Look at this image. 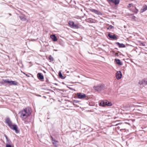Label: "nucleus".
I'll list each match as a JSON object with an SVG mask.
<instances>
[{"instance_id": "obj_28", "label": "nucleus", "mask_w": 147, "mask_h": 147, "mask_svg": "<svg viewBox=\"0 0 147 147\" xmlns=\"http://www.w3.org/2000/svg\"><path fill=\"white\" fill-rule=\"evenodd\" d=\"M113 26L111 25L109 26V27L108 28V29H111L113 28Z\"/></svg>"}, {"instance_id": "obj_21", "label": "nucleus", "mask_w": 147, "mask_h": 147, "mask_svg": "<svg viewBox=\"0 0 147 147\" xmlns=\"http://www.w3.org/2000/svg\"><path fill=\"white\" fill-rule=\"evenodd\" d=\"M132 8L133 9H132V10L133 11V12L135 13H137L138 11V10L136 9V8L134 7H133Z\"/></svg>"}, {"instance_id": "obj_16", "label": "nucleus", "mask_w": 147, "mask_h": 147, "mask_svg": "<svg viewBox=\"0 0 147 147\" xmlns=\"http://www.w3.org/2000/svg\"><path fill=\"white\" fill-rule=\"evenodd\" d=\"M147 10V6L146 5H145L143 6L142 9L140 10L141 12H143L144 11Z\"/></svg>"}, {"instance_id": "obj_31", "label": "nucleus", "mask_w": 147, "mask_h": 147, "mask_svg": "<svg viewBox=\"0 0 147 147\" xmlns=\"http://www.w3.org/2000/svg\"><path fill=\"white\" fill-rule=\"evenodd\" d=\"M23 73L25 74L26 76L28 77H30V76H28L27 74H26L25 73H24V72Z\"/></svg>"}, {"instance_id": "obj_8", "label": "nucleus", "mask_w": 147, "mask_h": 147, "mask_svg": "<svg viewBox=\"0 0 147 147\" xmlns=\"http://www.w3.org/2000/svg\"><path fill=\"white\" fill-rule=\"evenodd\" d=\"M90 11L93 12L97 14L100 15L102 14L101 12L95 9H90Z\"/></svg>"}, {"instance_id": "obj_14", "label": "nucleus", "mask_w": 147, "mask_h": 147, "mask_svg": "<svg viewBox=\"0 0 147 147\" xmlns=\"http://www.w3.org/2000/svg\"><path fill=\"white\" fill-rule=\"evenodd\" d=\"M52 143L53 144H54L56 147H57L58 146V145L57 144V141L55 140L52 139Z\"/></svg>"}, {"instance_id": "obj_6", "label": "nucleus", "mask_w": 147, "mask_h": 147, "mask_svg": "<svg viewBox=\"0 0 147 147\" xmlns=\"http://www.w3.org/2000/svg\"><path fill=\"white\" fill-rule=\"evenodd\" d=\"M122 75L120 71H117L116 74V77L117 80L120 79L122 77Z\"/></svg>"}, {"instance_id": "obj_33", "label": "nucleus", "mask_w": 147, "mask_h": 147, "mask_svg": "<svg viewBox=\"0 0 147 147\" xmlns=\"http://www.w3.org/2000/svg\"><path fill=\"white\" fill-rule=\"evenodd\" d=\"M133 18H135V16H133Z\"/></svg>"}, {"instance_id": "obj_20", "label": "nucleus", "mask_w": 147, "mask_h": 147, "mask_svg": "<svg viewBox=\"0 0 147 147\" xmlns=\"http://www.w3.org/2000/svg\"><path fill=\"white\" fill-rule=\"evenodd\" d=\"M106 106H111L112 105V103L111 102H109L107 100H106Z\"/></svg>"}, {"instance_id": "obj_18", "label": "nucleus", "mask_w": 147, "mask_h": 147, "mask_svg": "<svg viewBox=\"0 0 147 147\" xmlns=\"http://www.w3.org/2000/svg\"><path fill=\"white\" fill-rule=\"evenodd\" d=\"M108 36L110 38L112 39H115L116 38V36L115 35H112L110 34H108Z\"/></svg>"}, {"instance_id": "obj_23", "label": "nucleus", "mask_w": 147, "mask_h": 147, "mask_svg": "<svg viewBox=\"0 0 147 147\" xmlns=\"http://www.w3.org/2000/svg\"><path fill=\"white\" fill-rule=\"evenodd\" d=\"M20 19L21 20L23 21H26V19L24 17H20Z\"/></svg>"}, {"instance_id": "obj_22", "label": "nucleus", "mask_w": 147, "mask_h": 147, "mask_svg": "<svg viewBox=\"0 0 147 147\" xmlns=\"http://www.w3.org/2000/svg\"><path fill=\"white\" fill-rule=\"evenodd\" d=\"M138 43L139 45L141 46H145V45L144 43L141 42L140 41H139Z\"/></svg>"}, {"instance_id": "obj_5", "label": "nucleus", "mask_w": 147, "mask_h": 147, "mask_svg": "<svg viewBox=\"0 0 147 147\" xmlns=\"http://www.w3.org/2000/svg\"><path fill=\"white\" fill-rule=\"evenodd\" d=\"M77 96L78 98L80 99H84L86 97V95L82 93H78Z\"/></svg>"}, {"instance_id": "obj_15", "label": "nucleus", "mask_w": 147, "mask_h": 147, "mask_svg": "<svg viewBox=\"0 0 147 147\" xmlns=\"http://www.w3.org/2000/svg\"><path fill=\"white\" fill-rule=\"evenodd\" d=\"M115 61H116V63L118 65H122V63L121 62L120 60L118 59H115Z\"/></svg>"}, {"instance_id": "obj_11", "label": "nucleus", "mask_w": 147, "mask_h": 147, "mask_svg": "<svg viewBox=\"0 0 147 147\" xmlns=\"http://www.w3.org/2000/svg\"><path fill=\"white\" fill-rule=\"evenodd\" d=\"M8 84L11 85H17L18 83L17 82L15 81H9Z\"/></svg>"}, {"instance_id": "obj_30", "label": "nucleus", "mask_w": 147, "mask_h": 147, "mask_svg": "<svg viewBox=\"0 0 147 147\" xmlns=\"http://www.w3.org/2000/svg\"><path fill=\"white\" fill-rule=\"evenodd\" d=\"M131 5H132V4H129V5L128 6V7H131Z\"/></svg>"}, {"instance_id": "obj_13", "label": "nucleus", "mask_w": 147, "mask_h": 147, "mask_svg": "<svg viewBox=\"0 0 147 147\" xmlns=\"http://www.w3.org/2000/svg\"><path fill=\"white\" fill-rule=\"evenodd\" d=\"M116 44L119 47L121 48H124L125 47V45H124L123 44L121 43H120L119 42H117L116 43Z\"/></svg>"}, {"instance_id": "obj_27", "label": "nucleus", "mask_w": 147, "mask_h": 147, "mask_svg": "<svg viewBox=\"0 0 147 147\" xmlns=\"http://www.w3.org/2000/svg\"><path fill=\"white\" fill-rule=\"evenodd\" d=\"M6 147H13V146L11 145V144H6Z\"/></svg>"}, {"instance_id": "obj_9", "label": "nucleus", "mask_w": 147, "mask_h": 147, "mask_svg": "<svg viewBox=\"0 0 147 147\" xmlns=\"http://www.w3.org/2000/svg\"><path fill=\"white\" fill-rule=\"evenodd\" d=\"M147 80L146 79H144L141 80L140 81L139 84L140 85L142 84H147Z\"/></svg>"}, {"instance_id": "obj_10", "label": "nucleus", "mask_w": 147, "mask_h": 147, "mask_svg": "<svg viewBox=\"0 0 147 147\" xmlns=\"http://www.w3.org/2000/svg\"><path fill=\"white\" fill-rule=\"evenodd\" d=\"M50 37L53 41H56L57 40V39L55 34L51 35Z\"/></svg>"}, {"instance_id": "obj_3", "label": "nucleus", "mask_w": 147, "mask_h": 147, "mask_svg": "<svg viewBox=\"0 0 147 147\" xmlns=\"http://www.w3.org/2000/svg\"><path fill=\"white\" fill-rule=\"evenodd\" d=\"M68 24L70 27L72 28L78 29L81 28L82 26L81 25H79L78 24H75L73 21H69Z\"/></svg>"}, {"instance_id": "obj_34", "label": "nucleus", "mask_w": 147, "mask_h": 147, "mask_svg": "<svg viewBox=\"0 0 147 147\" xmlns=\"http://www.w3.org/2000/svg\"><path fill=\"white\" fill-rule=\"evenodd\" d=\"M78 102V101H76V102Z\"/></svg>"}, {"instance_id": "obj_29", "label": "nucleus", "mask_w": 147, "mask_h": 147, "mask_svg": "<svg viewBox=\"0 0 147 147\" xmlns=\"http://www.w3.org/2000/svg\"><path fill=\"white\" fill-rule=\"evenodd\" d=\"M4 82L6 83H9V80H3Z\"/></svg>"}, {"instance_id": "obj_4", "label": "nucleus", "mask_w": 147, "mask_h": 147, "mask_svg": "<svg viewBox=\"0 0 147 147\" xmlns=\"http://www.w3.org/2000/svg\"><path fill=\"white\" fill-rule=\"evenodd\" d=\"M105 88L104 85L103 84H99L95 86H94V88L95 90L97 91H100L104 89Z\"/></svg>"}, {"instance_id": "obj_26", "label": "nucleus", "mask_w": 147, "mask_h": 147, "mask_svg": "<svg viewBox=\"0 0 147 147\" xmlns=\"http://www.w3.org/2000/svg\"><path fill=\"white\" fill-rule=\"evenodd\" d=\"M59 77L61 78H62L63 77L62 75V74L61 73V72L60 71H59Z\"/></svg>"}, {"instance_id": "obj_2", "label": "nucleus", "mask_w": 147, "mask_h": 147, "mask_svg": "<svg viewBox=\"0 0 147 147\" xmlns=\"http://www.w3.org/2000/svg\"><path fill=\"white\" fill-rule=\"evenodd\" d=\"M6 122L11 129L15 131L16 133H18L19 131L17 129L18 127L17 125L13 124L9 119L8 118L6 119Z\"/></svg>"}, {"instance_id": "obj_17", "label": "nucleus", "mask_w": 147, "mask_h": 147, "mask_svg": "<svg viewBox=\"0 0 147 147\" xmlns=\"http://www.w3.org/2000/svg\"><path fill=\"white\" fill-rule=\"evenodd\" d=\"M37 77L38 79L40 80H42L44 78L43 76L40 73H39L37 74Z\"/></svg>"}, {"instance_id": "obj_1", "label": "nucleus", "mask_w": 147, "mask_h": 147, "mask_svg": "<svg viewBox=\"0 0 147 147\" xmlns=\"http://www.w3.org/2000/svg\"><path fill=\"white\" fill-rule=\"evenodd\" d=\"M31 109L30 108L27 107L24 109L20 112V117L22 120H24L30 116L31 113Z\"/></svg>"}, {"instance_id": "obj_24", "label": "nucleus", "mask_w": 147, "mask_h": 147, "mask_svg": "<svg viewBox=\"0 0 147 147\" xmlns=\"http://www.w3.org/2000/svg\"><path fill=\"white\" fill-rule=\"evenodd\" d=\"M127 107H130V105H129V104H128L126 106H124L123 107H124V108L125 109H126V110H127Z\"/></svg>"}, {"instance_id": "obj_7", "label": "nucleus", "mask_w": 147, "mask_h": 147, "mask_svg": "<svg viewBox=\"0 0 147 147\" xmlns=\"http://www.w3.org/2000/svg\"><path fill=\"white\" fill-rule=\"evenodd\" d=\"M109 3L112 2L115 5H117L119 3V0H107Z\"/></svg>"}, {"instance_id": "obj_32", "label": "nucleus", "mask_w": 147, "mask_h": 147, "mask_svg": "<svg viewBox=\"0 0 147 147\" xmlns=\"http://www.w3.org/2000/svg\"><path fill=\"white\" fill-rule=\"evenodd\" d=\"M119 124H116V125H115V126H117V125H119Z\"/></svg>"}, {"instance_id": "obj_25", "label": "nucleus", "mask_w": 147, "mask_h": 147, "mask_svg": "<svg viewBox=\"0 0 147 147\" xmlns=\"http://www.w3.org/2000/svg\"><path fill=\"white\" fill-rule=\"evenodd\" d=\"M49 59L51 61H53V57L51 55L49 56Z\"/></svg>"}, {"instance_id": "obj_12", "label": "nucleus", "mask_w": 147, "mask_h": 147, "mask_svg": "<svg viewBox=\"0 0 147 147\" xmlns=\"http://www.w3.org/2000/svg\"><path fill=\"white\" fill-rule=\"evenodd\" d=\"M106 100L102 101L99 103V105L104 107L106 106Z\"/></svg>"}, {"instance_id": "obj_19", "label": "nucleus", "mask_w": 147, "mask_h": 147, "mask_svg": "<svg viewBox=\"0 0 147 147\" xmlns=\"http://www.w3.org/2000/svg\"><path fill=\"white\" fill-rule=\"evenodd\" d=\"M5 138L6 139V142H7L6 144H12L10 140H9L8 139V138L5 135Z\"/></svg>"}]
</instances>
